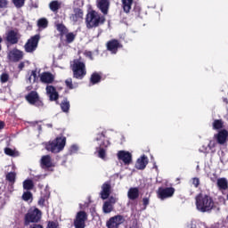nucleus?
I'll return each instance as SVG.
<instances>
[{"instance_id":"nucleus-1","label":"nucleus","mask_w":228,"mask_h":228,"mask_svg":"<svg viewBox=\"0 0 228 228\" xmlns=\"http://www.w3.org/2000/svg\"><path fill=\"white\" fill-rule=\"evenodd\" d=\"M196 208L200 213H209L215 208V200L208 194L200 193L195 197Z\"/></svg>"},{"instance_id":"nucleus-2","label":"nucleus","mask_w":228,"mask_h":228,"mask_svg":"<svg viewBox=\"0 0 228 228\" xmlns=\"http://www.w3.org/2000/svg\"><path fill=\"white\" fill-rule=\"evenodd\" d=\"M104 22H106V18L96 11H91L87 13L86 18V24L88 29L99 28V26L104 24Z\"/></svg>"},{"instance_id":"nucleus-3","label":"nucleus","mask_w":228,"mask_h":228,"mask_svg":"<svg viewBox=\"0 0 228 228\" xmlns=\"http://www.w3.org/2000/svg\"><path fill=\"white\" fill-rule=\"evenodd\" d=\"M95 141L98 142L99 147L96 148L98 158L106 159V149L110 147V141L106 139V130H102L97 134Z\"/></svg>"},{"instance_id":"nucleus-4","label":"nucleus","mask_w":228,"mask_h":228,"mask_svg":"<svg viewBox=\"0 0 228 228\" xmlns=\"http://www.w3.org/2000/svg\"><path fill=\"white\" fill-rule=\"evenodd\" d=\"M67 144V137L58 136L53 141H50L45 143V149L48 152H53V154H58L65 149Z\"/></svg>"},{"instance_id":"nucleus-5","label":"nucleus","mask_w":228,"mask_h":228,"mask_svg":"<svg viewBox=\"0 0 228 228\" xmlns=\"http://www.w3.org/2000/svg\"><path fill=\"white\" fill-rule=\"evenodd\" d=\"M71 70L76 79H83L86 76V65L81 59H75L71 62Z\"/></svg>"},{"instance_id":"nucleus-6","label":"nucleus","mask_w":228,"mask_h":228,"mask_svg":"<svg viewBox=\"0 0 228 228\" xmlns=\"http://www.w3.org/2000/svg\"><path fill=\"white\" fill-rule=\"evenodd\" d=\"M42 220V211L37 208L28 210L24 216V225L28 226L29 224H38Z\"/></svg>"},{"instance_id":"nucleus-7","label":"nucleus","mask_w":228,"mask_h":228,"mask_svg":"<svg viewBox=\"0 0 228 228\" xmlns=\"http://www.w3.org/2000/svg\"><path fill=\"white\" fill-rule=\"evenodd\" d=\"M86 220H88V214H86L84 210H80L76 215L73 225L75 228H86Z\"/></svg>"},{"instance_id":"nucleus-8","label":"nucleus","mask_w":228,"mask_h":228,"mask_svg":"<svg viewBox=\"0 0 228 228\" xmlns=\"http://www.w3.org/2000/svg\"><path fill=\"white\" fill-rule=\"evenodd\" d=\"M175 193V189L174 187H159L157 191V197L160 200H165L174 197Z\"/></svg>"},{"instance_id":"nucleus-9","label":"nucleus","mask_w":228,"mask_h":228,"mask_svg":"<svg viewBox=\"0 0 228 228\" xmlns=\"http://www.w3.org/2000/svg\"><path fill=\"white\" fill-rule=\"evenodd\" d=\"M25 99L32 106H37V108H42V106H44V102H42V99H40V95H38L37 91H31Z\"/></svg>"},{"instance_id":"nucleus-10","label":"nucleus","mask_w":228,"mask_h":228,"mask_svg":"<svg viewBox=\"0 0 228 228\" xmlns=\"http://www.w3.org/2000/svg\"><path fill=\"white\" fill-rule=\"evenodd\" d=\"M40 41V36L36 35L27 41L24 45L26 53H35L38 47V42Z\"/></svg>"},{"instance_id":"nucleus-11","label":"nucleus","mask_w":228,"mask_h":228,"mask_svg":"<svg viewBox=\"0 0 228 228\" xmlns=\"http://www.w3.org/2000/svg\"><path fill=\"white\" fill-rule=\"evenodd\" d=\"M126 219L124 218V216H114L110 217L107 222H106V227L107 228H118L120 227L121 224H124Z\"/></svg>"},{"instance_id":"nucleus-12","label":"nucleus","mask_w":228,"mask_h":228,"mask_svg":"<svg viewBox=\"0 0 228 228\" xmlns=\"http://www.w3.org/2000/svg\"><path fill=\"white\" fill-rule=\"evenodd\" d=\"M118 159L123 161L124 165H131L133 163V155L129 151H119L118 152Z\"/></svg>"},{"instance_id":"nucleus-13","label":"nucleus","mask_w":228,"mask_h":228,"mask_svg":"<svg viewBox=\"0 0 228 228\" xmlns=\"http://www.w3.org/2000/svg\"><path fill=\"white\" fill-rule=\"evenodd\" d=\"M219 145H225L228 142V131L227 129H221L216 134L214 135Z\"/></svg>"},{"instance_id":"nucleus-14","label":"nucleus","mask_w":228,"mask_h":228,"mask_svg":"<svg viewBox=\"0 0 228 228\" xmlns=\"http://www.w3.org/2000/svg\"><path fill=\"white\" fill-rule=\"evenodd\" d=\"M100 195L102 200H106V199L110 198V195H111V183H110V182H105L102 185V191L100 192Z\"/></svg>"},{"instance_id":"nucleus-15","label":"nucleus","mask_w":228,"mask_h":228,"mask_svg":"<svg viewBox=\"0 0 228 228\" xmlns=\"http://www.w3.org/2000/svg\"><path fill=\"white\" fill-rule=\"evenodd\" d=\"M39 79L41 83L45 85H52V83H54V75L51 72H43L39 75Z\"/></svg>"},{"instance_id":"nucleus-16","label":"nucleus","mask_w":228,"mask_h":228,"mask_svg":"<svg viewBox=\"0 0 228 228\" xmlns=\"http://www.w3.org/2000/svg\"><path fill=\"white\" fill-rule=\"evenodd\" d=\"M24 56V53L19 49H12L9 54L8 58L11 61H20Z\"/></svg>"},{"instance_id":"nucleus-17","label":"nucleus","mask_w":228,"mask_h":228,"mask_svg":"<svg viewBox=\"0 0 228 228\" xmlns=\"http://www.w3.org/2000/svg\"><path fill=\"white\" fill-rule=\"evenodd\" d=\"M97 8H99L102 13L108 15V12H110V0H98Z\"/></svg>"},{"instance_id":"nucleus-18","label":"nucleus","mask_w":228,"mask_h":228,"mask_svg":"<svg viewBox=\"0 0 228 228\" xmlns=\"http://www.w3.org/2000/svg\"><path fill=\"white\" fill-rule=\"evenodd\" d=\"M20 39V35H19V33H17L14 30H10L7 34H6V40L7 42H9V44H18L19 40Z\"/></svg>"},{"instance_id":"nucleus-19","label":"nucleus","mask_w":228,"mask_h":228,"mask_svg":"<svg viewBox=\"0 0 228 228\" xmlns=\"http://www.w3.org/2000/svg\"><path fill=\"white\" fill-rule=\"evenodd\" d=\"M83 10L79 8H74L73 13L70 15L69 19L72 20V22H79L83 20Z\"/></svg>"},{"instance_id":"nucleus-20","label":"nucleus","mask_w":228,"mask_h":228,"mask_svg":"<svg viewBox=\"0 0 228 228\" xmlns=\"http://www.w3.org/2000/svg\"><path fill=\"white\" fill-rule=\"evenodd\" d=\"M118 47H122V45H120V43H118V40L117 39L110 40L107 43V49L108 51H110L112 54H117Z\"/></svg>"},{"instance_id":"nucleus-21","label":"nucleus","mask_w":228,"mask_h":228,"mask_svg":"<svg viewBox=\"0 0 228 228\" xmlns=\"http://www.w3.org/2000/svg\"><path fill=\"white\" fill-rule=\"evenodd\" d=\"M45 90L50 101H58L59 94L55 86H47Z\"/></svg>"},{"instance_id":"nucleus-22","label":"nucleus","mask_w":228,"mask_h":228,"mask_svg":"<svg viewBox=\"0 0 228 228\" xmlns=\"http://www.w3.org/2000/svg\"><path fill=\"white\" fill-rule=\"evenodd\" d=\"M147 165H149V160L145 155L138 159L135 164V168L137 170H145Z\"/></svg>"},{"instance_id":"nucleus-23","label":"nucleus","mask_w":228,"mask_h":228,"mask_svg":"<svg viewBox=\"0 0 228 228\" xmlns=\"http://www.w3.org/2000/svg\"><path fill=\"white\" fill-rule=\"evenodd\" d=\"M129 200H136L140 198V189L138 187H131L127 191Z\"/></svg>"},{"instance_id":"nucleus-24","label":"nucleus","mask_w":228,"mask_h":228,"mask_svg":"<svg viewBox=\"0 0 228 228\" xmlns=\"http://www.w3.org/2000/svg\"><path fill=\"white\" fill-rule=\"evenodd\" d=\"M41 166L42 168H53L54 164H53V160L49 155H45L41 158Z\"/></svg>"},{"instance_id":"nucleus-25","label":"nucleus","mask_w":228,"mask_h":228,"mask_svg":"<svg viewBox=\"0 0 228 228\" xmlns=\"http://www.w3.org/2000/svg\"><path fill=\"white\" fill-rule=\"evenodd\" d=\"M216 186L219 190V191H225L226 190H228V182H227V178H218L217 182H216Z\"/></svg>"},{"instance_id":"nucleus-26","label":"nucleus","mask_w":228,"mask_h":228,"mask_svg":"<svg viewBox=\"0 0 228 228\" xmlns=\"http://www.w3.org/2000/svg\"><path fill=\"white\" fill-rule=\"evenodd\" d=\"M6 181H8L9 184L11 186H13L15 184V181H17V173L16 172H9L5 175Z\"/></svg>"},{"instance_id":"nucleus-27","label":"nucleus","mask_w":228,"mask_h":228,"mask_svg":"<svg viewBox=\"0 0 228 228\" xmlns=\"http://www.w3.org/2000/svg\"><path fill=\"white\" fill-rule=\"evenodd\" d=\"M121 2L125 13H129L131 6H133V0H121Z\"/></svg>"},{"instance_id":"nucleus-28","label":"nucleus","mask_w":228,"mask_h":228,"mask_svg":"<svg viewBox=\"0 0 228 228\" xmlns=\"http://www.w3.org/2000/svg\"><path fill=\"white\" fill-rule=\"evenodd\" d=\"M35 188V183H33V180L31 179H26L23 182V189L29 191V190H33Z\"/></svg>"},{"instance_id":"nucleus-29","label":"nucleus","mask_w":228,"mask_h":228,"mask_svg":"<svg viewBox=\"0 0 228 228\" xmlns=\"http://www.w3.org/2000/svg\"><path fill=\"white\" fill-rule=\"evenodd\" d=\"M61 7V4L58 0L52 1L49 4V8L52 12H57Z\"/></svg>"},{"instance_id":"nucleus-30","label":"nucleus","mask_w":228,"mask_h":228,"mask_svg":"<svg viewBox=\"0 0 228 228\" xmlns=\"http://www.w3.org/2000/svg\"><path fill=\"white\" fill-rule=\"evenodd\" d=\"M102 211L106 215H108L109 213H111V211H113V205L110 204V202L105 201L102 206Z\"/></svg>"},{"instance_id":"nucleus-31","label":"nucleus","mask_w":228,"mask_h":228,"mask_svg":"<svg viewBox=\"0 0 228 228\" xmlns=\"http://www.w3.org/2000/svg\"><path fill=\"white\" fill-rule=\"evenodd\" d=\"M90 81L93 85H97V83L101 82V75L99 73H93L90 78Z\"/></svg>"},{"instance_id":"nucleus-32","label":"nucleus","mask_w":228,"mask_h":228,"mask_svg":"<svg viewBox=\"0 0 228 228\" xmlns=\"http://www.w3.org/2000/svg\"><path fill=\"white\" fill-rule=\"evenodd\" d=\"M61 108L64 113H69V110H70V103L69 102V101L64 100L61 103Z\"/></svg>"},{"instance_id":"nucleus-33","label":"nucleus","mask_w":228,"mask_h":228,"mask_svg":"<svg viewBox=\"0 0 228 228\" xmlns=\"http://www.w3.org/2000/svg\"><path fill=\"white\" fill-rule=\"evenodd\" d=\"M213 129H224V121L222 119H216L213 122Z\"/></svg>"},{"instance_id":"nucleus-34","label":"nucleus","mask_w":228,"mask_h":228,"mask_svg":"<svg viewBox=\"0 0 228 228\" xmlns=\"http://www.w3.org/2000/svg\"><path fill=\"white\" fill-rule=\"evenodd\" d=\"M49 24V21H47V19L42 18L37 20V26L38 28H42L43 29H45Z\"/></svg>"},{"instance_id":"nucleus-35","label":"nucleus","mask_w":228,"mask_h":228,"mask_svg":"<svg viewBox=\"0 0 228 228\" xmlns=\"http://www.w3.org/2000/svg\"><path fill=\"white\" fill-rule=\"evenodd\" d=\"M12 4H14L15 8H22L26 4V0H12Z\"/></svg>"},{"instance_id":"nucleus-36","label":"nucleus","mask_w":228,"mask_h":228,"mask_svg":"<svg viewBox=\"0 0 228 228\" xmlns=\"http://www.w3.org/2000/svg\"><path fill=\"white\" fill-rule=\"evenodd\" d=\"M33 199V194L31 191H25L22 194V200H25V202H28V200H31Z\"/></svg>"},{"instance_id":"nucleus-37","label":"nucleus","mask_w":228,"mask_h":228,"mask_svg":"<svg viewBox=\"0 0 228 228\" xmlns=\"http://www.w3.org/2000/svg\"><path fill=\"white\" fill-rule=\"evenodd\" d=\"M9 80H10V75H8L7 73H3L0 76V82L2 84L8 83Z\"/></svg>"},{"instance_id":"nucleus-38","label":"nucleus","mask_w":228,"mask_h":228,"mask_svg":"<svg viewBox=\"0 0 228 228\" xmlns=\"http://www.w3.org/2000/svg\"><path fill=\"white\" fill-rule=\"evenodd\" d=\"M76 39L74 33L70 32L66 35V40L68 44H72V41Z\"/></svg>"},{"instance_id":"nucleus-39","label":"nucleus","mask_w":228,"mask_h":228,"mask_svg":"<svg viewBox=\"0 0 228 228\" xmlns=\"http://www.w3.org/2000/svg\"><path fill=\"white\" fill-rule=\"evenodd\" d=\"M4 154H6V156H15V151H13L12 148H5Z\"/></svg>"},{"instance_id":"nucleus-40","label":"nucleus","mask_w":228,"mask_h":228,"mask_svg":"<svg viewBox=\"0 0 228 228\" xmlns=\"http://www.w3.org/2000/svg\"><path fill=\"white\" fill-rule=\"evenodd\" d=\"M65 85L68 88L72 90L74 88V86L72 85V78H68L65 80Z\"/></svg>"},{"instance_id":"nucleus-41","label":"nucleus","mask_w":228,"mask_h":228,"mask_svg":"<svg viewBox=\"0 0 228 228\" xmlns=\"http://www.w3.org/2000/svg\"><path fill=\"white\" fill-rule=\"evenodd\" d=\"M58 226H59L58 223L54 221H49L46 228H58Z\"/></svg>"},{"instance_id":"nucleus-42","label":"nucleus","mask_w":228,"mask_h":228,"mask_svg":"<svg viewBox=\"0 0 228 228\" xmlns=\"http://www.w3.org/2000/svg\"><path fill=\"white\" fill-rule=\"evenodd\" d=\"M57 30H59L60 33H65V31H67V28L63 24H58Z\"/></svg>"},{"instance_id":"nucleus-43","label":"nucleus","mask_w":228,"mask_h":228,"mask_svg":"<svg viewBox=\"0 0 228 228\" xmlns=\"http://www.w3.org/2000/svg\"><path fill=\"white\" fill-rule=\"evenodd\" d=\"M150 202H151V200L149 198L145 197L142 199V205L144 209H147V206H149Z\"/></svg>"},{"instance_id":"nucleus-44","label":"nucleus","mask_w":228,"mask_h":228,"mask_svg":"<svg viewBox=\"0 0 228 228\" xmlns=\"http://www.w3.org/2000/svg\"><path fill=\"white\" fill-rule=\"evenodd\" d=\"M192 184L195 186V188H199L200 185V180L197 177L192 179Z\"/></svg>"},{"instance_id":"nucleus-45","label":"nucleus","mask_w":228,"mask_h":228,"mask_svg":"<svg viewBox=\"0 0 228 228\" xmlns=\"http://www.w3.org/2000/svg\"><path fill=\"white\" fill-rule=\"evenodd\" d=\"M106 202H109L110 204H111L113 206V204H115L117 202V199L113 196H110Z\"/></svg>"},{"instance_id":"nucleus-46","label":"nucleus","mask_w":228,"mask_h":228,"mask_svg":"<svg viewBox=\"0 0 228 228\" xmlns=\"http://www.w3.org/2000/svg\"><path fill=\"white\" fill-rule=\"evenodd\" d=\"M30 76L33 79V83H36V81H37V70H32L31 73H30Z\"/></svg>"},{"instance_id":"nucleus-47","label":"nucleus","mask_w":228,"mask_h":228,"mask_svg":"<svg viewBox=\"0 0 228 228\" xmlns=\"http://www.w3.org/2000/svg\"><path fill=\"white\" fill-rule=\"evenodd\" d=\"M7 4H8V1L0 0V8H6Z\"/></svg>"},{"instance_id":"nucleus-48","label":"nucleus","mask_w":228,"mask_h":228,"mask_svg":"<svg viewBox=\"0 0 228 228\" xmlns=\"http://www.w3.org/2000/svg\"><path fill=\"white\" fill-rule=\"evenodd\" d=\"M213 175V177H210V181H212V183H216L218 181V176L216 174H214Z\"/></svg>"},{"instance_id":"nucleus-49","label":"nucleus","mask_w":228,"mask_h":228,"mask_svg":"<svg viewBox=\"0 0 228 228\" xmlns=\"http://www.w3.org/2000/svg\"><path fill=\"white\" fill-rule=\"evenodd\" d=\"M30 228H44V226L42 224H34L30 226Z\"/></svg>"},{"instance_id":"nucleus-50","label":"nucleus","mask_w":228,"mask_h":228,"mask_svg":"<svg viewBox=\"0 0 228 228\" xmlns=\"http://www.w3.org/2000/svg\"><path fill=\"white\" fill-rule=\"evenodd\" d=\"M27 83H33V77H31V75L28 76V77L27 78Z\"/></svg>"},{"instance_id":"nucleus-51","label":"nucleus","mask_w":228,"mask_h":228,"mask_svg":"<svg viewBox=\"0 0 228 228\" xmlns=\"http://www.w3.org/2000/svg\"><path fill=\"white\" fill-rule=\"evenodd\" d=\"M25 67L24 62H20L18 66V69H20V70H22V69Z\"/></svg>"},{"instance_id":"nucleus-52","label":"nucleus","mask_w":228,"mask_h":228,"mask_svg":"<svg viewBox=\"0 0 228 228\" xmlns=\"http://www.w3.org/2000/svg\"><path fill=\"white\" fill-rule=\"evenodd\" d=\"M130 228H140V226H138V223H133Z\"/></svg>"},{"instance_id":"nucleus-53","label":"nucleus","mask_w":228,"mask_h":228,"mask_svg":"<svg viewBox=\"0 0 228 228\" xmlns=\"http://www.w3.org/2000/svg\"><path fill=\"white\" fill-rule=\"evenodd\" d=\"M1 129H4V121H0V131Z\"/></svg>"},{"instance_id":"nucleus-54","label":"nucleus","mask_w":228,"mask_h":228,"mask_svg":"<svg viewBox=\"0 0 228 228\" xmlns=\"http://www.w3.org/2000/svg\"><path fill=\"white\" fill-rule=\"evenodd\" d=\"M208 147L210 148V149H213V147H215V144H211V142L208 144Z\"/></svg>"},{"instance_id":"nucleus-55","label":"nucleus","mask_w":228,"mask_h":228,"mask_svg":"<svg viewBox=\"0 0 228 228\" xmlns=\"http://www.w3.org/2000/svg\"><path fill=\"white\" fill-rule=\"evenodd\" d=\"M191 228H197L196 224H191Z\"/></svg>"},{"instance_id":"nucleus-56","label":"nucleus","mask_w":228,"mask_h":228,"mask_svg":"<svg viewBox=\"0 0 228 228\" xmlns=\"http://www.w3.org/2000/svg\"><path fill=\"white\" fill-rule=\"evenodd\" d=\"M3 42V38L0 37V44ZM0 51H1V45H0Z\"/></svg>"},{"instance_id":"nucleus-57","label":"nucleus","mask_w":228,"mask_h":228,"mask_svg":"<svg viewBox=\"0 0 228 228\" xmlns=\"http://www.w3.org/2000/svg\"><path fill=\"white\" fill-rule=\"evenodd\" d=\"M224 102H225L227 104L228 102H227L226 98L224 99Z\"/></svg>"},{"instance_id":"nucleus-58","label":"nucleus","mask_w":228,"mask_h":228,"mask_svg":"<svg viewBox=\"0 0 228 228\" xmlns=\"http://www.w3.org/2000/svg\"><path fill=\"white\" fill-rule=\"evenodd\" d=\"M47 126L48 127H53V125L52 124H48Z\"/></svg>"},{"instance_id":"nucleus-59","label":"nucleus","mask_w":228,"mask_h":228,"mask_svg":"<svg viewBox=\"0 0 228 228\" xmlns=\"http://www.w3.org/2000/svg\"><path fill=\"white\" fill-rule=\"evenodd\" d=\"M36 179H40V175L39 176H36Z\"/></svg>"},{"instance_id":"nucleus-60","label":"nucleus","mask_w":228,"mask_h":228,"mask_svg":"<svg viewBox=\"0 0 228 228\" xmlns=\"http://www.w3.org/2000/svg\"><path fill=\"white\" fill-rule=\"evenodd\" d=\"M39 202H45V200H39Z\"/></svg>"},{"instance_id":"nucleus-61","label":"nucleus","mask_w":228,"mask_h":228,"mask_svg":"<svg viewBox=\"0 0 228 228\" xmlns=\"http://www.w3.org/2000/svg\"><path fill=\"white\" fill-rule=\"evenodd\" d=\"M39 202H45V200H39Z\"/></svg>"},{"instance_id":"nucleus-62","label":"nucleus","mask_w":228,"mask_h":228,"mask_svg":"<svg viewBox=\"0 0 228 228\" xmlns=\"http://www.w3.org/2000/svg\"><path fill=\"white\" fill-rule=\"evenodd\" d=\"M39 202H45V200H39Z\"/></svg>"},{"instance_id":"nucleus-63","label":"nucleus","mask_w":228,"mask_h":228,"mask_svg":"<svg viewBox=\"0 0 228 228\" xmlns=\"http://www.w3.org/2000/svg\"><path fill=\"white\" fill-rule=\"evenodd\" d=\"M39 202H45V200H39Z\"/></svg>"}]
</instances>
